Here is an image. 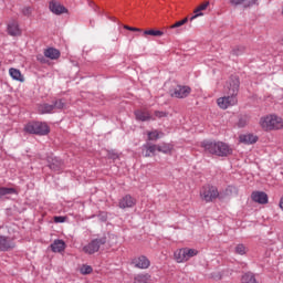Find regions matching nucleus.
Listing matches in <instances>:
<instances>
[{"label": "nucleus", "mask_w": 283, "mask_h": 283, "mask_svg": "<svg viewBox=\"0 0 283 283\" xmlns=\"http://www.w3.org/2000/svg\"><path fill=\"white\" fill-rule=\"evenodd\" d=\"M227 96L219 97L217 105L220 109H229L233 105H238V92L240 90V80L238 77H231L227 85Z\"/></svg>", "instance_id": "1"}, {"label": "nucleus", "mask_w": 283, "mask_h": 283, "mask_svg": "<svg viewBox=\"0 0 283 283\" xmlns=\"http://www.w3.org/2000/svg\"><path fill=\"white\" fill-rule=\"evenodd\" d=\"M201 147L206 154L219 156V158H227V156H231V154H233V148L224 142L203 140L201 143Z\"/></svg>", "instance_id": "2"}, {"label": "nucleus", "mask_w": 283, "mask_h": 283, "mask_svg": "<svg viewBox=\"0 0 283 283\" xmlns=\"http://www.w3.org/2000/svg\"><path fill=\"white\" fill-rule=\"evenodd\" d=\"M260 126L264 132H277L283 129V118L275 115H266L260 118Z\"/></svg>", "instance_id": "3"}, {"label": "nucleus", "mask_w": 283, "mask_h": 283, "mask_svg": "<svg viewBox=\"0 0 283 283\" xmlns=\"http://www.w3.org/2000/svg\"><path fill=\"white\" fill-rule=\"evenodd\" d=\"M156 151L159 154H171L174 151V145L163 143L160 145L146 144L143 146V154L145 158H150V156H156Z\"/></svg>", "instance_id": "4"}, {"label": "nucleus", "mask_w": 283, "mask_h": 283, "mask_svg": "<svg viewBox=\"0 0 283 283\" xmlns=\"http://www.w3.org/2000/svg\"><path fill=\"white\" fill-rule=\"evenodd\" d=\"M200 198L205 202H213L217 198L220 199V192L216 186H203L200 190Z\"/></svg>", "instance_id": "5"}, {"label": "nucleus", "mask_w": 283, "mask_h": 283, "mask_svg": "<svg viewBox=\"0 0 283 283\" xmlns=\"http://www.w3.org/2000/svg\"><path fill=\"white\" fill-rule=\"evenodd\" d=\"M107 242V239L105 237L92 240L87 245L83 248L84 253H87L88 255H94V253H98L101 250V247Z\"/></svg>", "instance_id": "6"}, {"label": "nucleus", "mask_w": 283, "mask_h": 283, "mask_svg": "<svg viewBox=\"0 0 283 283\" xmlns=\"http://www.w3.org/2000/svg\"><path fill=\"white\" fill-rule=\"evenodd\" d=\"M132 264L133 266H135V269H147L148 266L151 265V262L149 261V259H147V256L140 255V256H135L132 260Z\"/></svg>", "instance_id": "7"}, {"label": "nucleus", "mask_w": 283, "mask_h": 283, "mask_svg": "<svg viewBox=\"0 0 283 283\" xmlns=\"http://www.w3.org/2000/svg\"><path fill=\"white\" fill-rule=\"evenodd\" d=\"M49 9L53 14H67V8L54 0L49 3Z\"/></svg>", "instance_id": "8"}, {"label": "nucleus", "mask_w": 283, "mask_h": 283, "mask_svg": "<svg viewBox=\"0 0 283 283\" xmlns=\"http://www.w3.org/2000/svg\"><path fill=\"white\" fill-rule=\"evenodd\" d=\"M191 94V87L189 86H177L174 92L171 93V96L175 98H187Z\"/></svg>", "instance_id": "9"}, {"label": "nucleus", "mask_w": 283, "mask_h": 283, "mask_svg": "<svg viewBox=\"0 0 283 283\" xmlns=\"http://www.w3.org/2000/svg\"><path fill=\"white\" fill-rule=\"evenodd\" d=\"M118 207L119 209H132V207H136V200L134 197L126 195L119 200Z\"/></svg>", "instance_id": "10"}, {"label": "nucleus", "mask_w": 283, "mask_h": 283, "mask_svg": "<svg viewBox=\"0 0 283 283\" xmlns=\"http://www.w3.org/2000/svg\"><path fill=\"white\" fill-rule=\"evenodd\" d=\"M253 202H258L259 205H268L269 203V196L266 192L262 191H254L251 195Z\"/></svg>", "instance_id": "11"}, {"label": "nucleus", "mask_w": 283, "mask_h": 283, "mask_svg": "<svg viewBox=\"0 0 283 283\" xmlns=\"http://www.w3.org/2000/svg\"><path fill=\"white\" fill-rule=\"evenodd\" d=\"M239 190L235 186H228L223 192H220L219 200H224V198H235Z\"/></svg>", "instance_id": "12"}, {"label": "nucleus", "mask_w": 283, "mask_h": 283, "mask_svg": "<svg viewBox=\"0 0 283 283\" xmlns=\"http://www.w3.org/2000/svg\"><path fill=\"white\" fill-rule=\"evenodd\" d=\"M14 241L8 237L0 235V251H10L14 249Z\"/></svg>", "instance_id": "13"}, {"label": "nucleus", "mask_w": 283, "mask_h": 283, "mask_svg": "<svg viewBox=\"0 0 283 283\" xmlns=\"http://www.w3.org/2000/svg\"><path fill=\"white\" fill-rule=\"evenodd\" d=\"M135 116L137 120H142L143 123L147 120H156V118L151 117L149 111L139 109L135 112Z\"/></svg>", "instance_id": "14"}, {"label": "nucleus", "mask_w": 283, "mask_h": 283, "mask_svg": "<svg viewBox=\"0 0 283 283\" xmlns=\"http://www.w3.org/2000/svg\"><path fill=\"white\" fill-rule=\"evenodd\" d=\"M239 143H243V145H254V143H258V136L253 134L240 135Z\"/></svg>", "instance_id": "15"}, {"label": "nucleus", "mask_w": 283, "mask_h": 283, "mask_svg": "<svg viewBox=\"0 0 283 283\" xmlns=\"http://www.w3.org/2000/svg\"><path fill=\"white\" fill-rule=\"evenodd\" d=\"M8 33L10 34V36H21V29L19 28V22H10L8 24Z\"/></svg>", "instance_id": "16"}, {"label": "nucleus", "mask_w": 283, "mask_h": 283, "mask_svg": "<svg viewBox=\"0 0 283 283\" xmlns=\"http://www.w3.org/2000/svg\"><path fill=\"white\" fill-rule=\"evenodd\" d=\"M44 56L51 59V61H56V59L61 57V51L54 48H49L44 51Z\"/></svg>", "instance_id": "17"}, {"label": "nucleus", "mask_w": 283, "mask_h": 283, "mask_svg": "<svg viewBox=\"0 0 283 283\" xmlns=\"http://www.w3.org/2000/svg\"><path fill=\"white\" fill-rule=\"evenodd\" d=\"M9 75L11 78H13V81H18L19 83L25 82V77H23V74H21V71L18 69L11 67L9 70Z\"/></svg>", "instance_id": "18"}, {"label": "nucleus", "mask_w": 283, "mask_h": 283, "mask_svg": "<svg viewBox=\"0 0 283 283\" xmlns=\"http://www.w3.org/2000/svg\"><path fill=\"white\" fill-rule=\"evenodd\" d=\"M36 135L38 136H48L50 134V126L45 123L36 122Z\"/></svg>", "instance_id": "19"}, {"label": "nucleus", "mask_w": 283, "mask_h": 283, "mask_svg": "<svg viewBox=\"0 0 283 283\" xmlns=\"http://www.w3.org/2000/svg\"><path fill=\"white\" fill-rule=\"evenodd\" d=\"M207 8H209V1L203 2L197 9H195L193 11L195 15L190 18V21H195V19H198V17H205V13H202V10H206Z\"/></svg>", "instance_id": "20"}, {"label": "nucleus", "mask_w": 283, "mask_h": 283, "mask_svg": "<svg viewBox=\"0 0 283 283\" xmlns=\"http://www.w3.org/2000/svg\"><path fill=\"white\" fill-rule=\"evenodd\" d=\"M51 249L53 251V253H62V251H65V241L63 240H55L52 244H51Z\"/></svg>", "instance_id": "21"}, {"label": "nucleus", "mask_w": 283, "mask_h": 283, "mask_svg": "<svg viewBox=\"0 0 283 283\" xmlns=\"http://www.w3.org/2000/svg\"><path fill=\"white\" fill-rule=\"evenodd\" d=\"M174 258L176 262H178V264H182L187 262V254H186L185 248L176 250L174 253Z\"/></svg>", "instance_id": "22"}, {"label": "nucleus", "mask_w": 283, "mask_h": 283, "mask_svg": "<svg viewBox=\"0 0 283 283\" xmlns=\"http://www.w3.org/2000/svg\"><path fill=\"white\" fill-rule=\"evenodd\" d=\"M134 283H151V274L140 273L134 277Z\"/></svg>", "instance_id": "23"}, {"label": "nucleus", "mask_w": 283, "mask_h": 283, "mask_svg": "<svg viewBox=\"0 0 283 283\" xmlns=\"http://www.w3.org/2000/svg\"><path fill=\"white\" fill-rule=\"evenodd\" d=\"M54 105L52 104H42L38 107V112L40 114H50V112H53Z\"/></svg>", "instance_id": "24"}, {"label": "nucleus", "mask_w": 283, "mask_h": 283, "mask_svg": "<svg viewBox=\"0 0 283 283\" xmlns=\"http://www.w3.org/2000/svg\"><path fill=\"white\" fill-rule=\"evenodd\" d=\"M248 252L249 248L242 243L237 244L234 248V253H237V255H247Z\"/></svg>", "instance_id": "25"}, {"label": "nucleus", "mask_w": 283, "mask_h": 283, "mask_svg": "<svg viewBox=\"0 0 283 283\" xmlns=\"http://www.w3.org/2000/svg\"><path fill=\"white\" fill-rule=\"evenodd\" d=\"M148 140H158L163 138L164 134L160 130H151L147 133Z\"/></svg>", "instance_id": "26"}, {"label": "nucleus", "mask_w": 283, "mask_h": 283, "mask_svg": "<svg viewBox=\"0 0 283 283\" xmlns=\"http://www.w3.org/2000/svg\"><path fill=\"white\" fill-rule=\"evenodd\" d=\"M27 134H36V122H30L24 126Z\"/></svg>", "instance_id": "27"}, {"label": "nucleus", "mask_w": 283, "mask_h": 283, "mask_svg": "<svg viewBox=\"0 0 283 283\" xmlns=\"http://www.w3.org/2000/svg\"><path fill=\"white\" fill-rule=\"evenodd\" d=\"M186 251V260L187 262H189V260H191V258H196V255H198V250L196 249H189V248H184Z\"/></svg>", "instance_id": "28"}, {"label": "nucleus", "mask_w": 283, "mask_h": 283, "mask_svg": "<svg viewBox=\"0 0 283 283\" xmlns=\"http://www.w3.org/2000/svg\"><path fill=\"white\" fill-rule=\"evenodd\" d=\"M144 34L148 35V36H163L165 33L160 30H146L144 31Z\"/></svg>", "instance_id": "29"}, {"label": "nucleus", "mask_w": 283, "mask_h": 283, "mask_svg": "<svg viewBox=\"0 0 283 283\" xmlns=\"http://www.w3.org/2000/svg\"><path fill=\"white\" fill-rule=\"evenodd\" d=\"M92 271H94V270L92 269V266H91V265H85V264H83V265L81 266V269H80V273H81L82 275H90V273H92Z\"/></svg>", "instance_id": "30"}, {"label": "nucleus", "mask_w": 283, "mask_h": 283, "mask_svg": "<svg viewBox=\"0 0 283 283\" xmlns=\"http://www.w3.org/2000/svg\"><path fill=\"white\" fill-rule=\"evenodd\" d=\"M189 21V18H185L180 21H177L175 24L170 25V30H174L176 28H182V25H185V23H187Z\"/></svg>", "instance_id": "31"}, {"label": "nucleus", "mask_w": 283, "mask_h": 283, "mask_svg": "<svg viewBox=\"0 0 283 283\" xmlns=\"http://www.w3.org/2000/svg\"><path fill=\"white\" fill-rule=\"evenodd\" d=\"M10 193H14V188H0V198L3 196H10Z\"/></svg>", "instance_id": "32"}, {"label": "nucleus", "mask_w": 283, "mask_h": 283, "mask_svg": "<svg viewBox=\"0 0 283 283\" xmlns=\"http://www.w3.org/2000/svg\"><path fill=\"white\" fill-rule=\"evenodd\" d=\"M54 109H63L65 107V103L63 99H59L53 104Z\"/></svg>", "instance_id": "33"}, {"label": "nucleus", "mask_w": 283, "mask_h": 283, "mask_svg": "<svg viewBox=\"0 0 283 283\" xmlns=\"http://www.w3.org/2000/svg\"><path fill=\"white\" fill-rule=\"evenodd\" d=\"M61 165H62L61 161L55 160V163H52L50 165V169H52L53 171H59V169H61Z\"/></svg>", "instance_id": "34"}, {"label": "nucleus", "mask_w": 283, "mask_h": 283, "mask_svg": "<svg viewBox=\"0 0 283 283\" xmlns=\"http://www.w3.org/2000/svg\"><path fill=\"white\" fill-rule=\"evenodd\" d=\"M156 118H167L169 116V113L163 112V111H155Z\"/></svg>", "instance_id": "35"}, {"label": "nucleus", "mask_w": 283, "mask_h": 283, "mask_svg": "<svg viewBox=\"0 0 283 283\" xmlns=\"http://www.w3.org/2000/svg\"><path fill=\"white\" fill-rule=\"evenodd\" d=\"M22 14H24V17H30L32 14V8L30 7H24L22 9Z\"/></svg>", "instance_id": "36"}, {"label": "nucleus", "mask_w": 283, "mask_h": 283, "mask_svg": "<svg viewBox=\"0 0 283 283\" xmlns=\"http://www.w3.org/2000/svg\"><path fill=\"white\" fill-rule=\"evenodd\" d=\"M124 30H129V32H142L139 28L129 27L127 24H124Z\"/></svg>", "instance_id": "37"}, {"label": "nucleus", "mask_w": 283, "mask_h": 283, "mask_svg": "<svg viewBox=\"0 0 283 283\" xmlns=\"http://www.w3.org/2000/svg\"><path fill=\"white\" fill-rule=\"evenodd\" d=\"M230 3L234 7H238V6H242V3H244V1L247 0H229Z\"/></svg>", "instance_id": "38"}, {"label": "nucleus", "mask_w": 283, "mask_h": 283, "mask_svg": "<svg viewBox=\"0 0 283 283\" xmlns=\"http://www.w3.org/2000/svg\"><path fill=\"white\" fill-rule=\"evenodd\" d=\"M54 222L56 223L65 222V217H54Z\"/></svg>", "instance_id": "39"}, {"label": "nucleus", "mask_w": 283, "mask_h": 283, "mask_svg": "<svg viewBox=\"0 0 283 283\" xmlns=\"http://www.w3.org/2000/svg\"><path fill=\"white\" fill-rule=\"evenodd\" d=\"M244 125H247V120L241 118V119L239 120L238 126H239V127H244Z\"/></svg>", "instance_id": "40"}, {"label": "nucleus", "mask_w": 283, "mask_h": 283, "mask_svg": "<svg viewBox=\"0 0 283 283\" xmlns=\"http://www.w3.org/2000/svg\"><path fill=\"white\" fill-rule=\"evenodd\" d=\"M280 209L283 211V196L280 199V203H279Z\"/></svg>", "instance_id": "41"}, {"label": "nucleus", "mask_w": 283, "mask_h": 283, "mask_svg": "<svg viewBox=\"0 0 283 283\" xmlns=\"http://www.w3.org/2000/svg\"><path fill=\"white\" fill-rule=\"evenodd\" d=\"M111 158H118V155L115 154Z\"/></svg>", "instance_id": "42"}, {"label": "nucleus", "mask_w": 283, "mask_h": 283, "mask_svg": "<svg viewBox=\"0 0 283 283\" xmlns=\"http://www.w3.org/2000/svg\"><path fill=\"white\" fill-rule=\"evenodd\" d=\"M255 1H258V0H252V3H255Z\"/></svg>", "instance_id": "43"}, {"label": "nucleus", "mask_w": 283, "mask_h": 283, "mask_svg": "<svg viewBox=\"0 0 283 283\" xmlns=\"http://www.w3.org/2000/svg\"><path fill=\"white\" fill-rule=\"evenodd\" d=\"M0 65H1V62H0Z\"/></svg>", "instance_id": "44"}]
</instances>
